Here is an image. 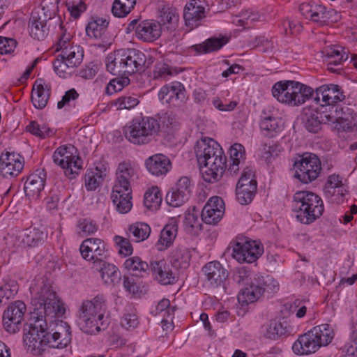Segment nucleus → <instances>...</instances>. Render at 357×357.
I'll list each match as a JSON object with an SVG mask.
<instances>
[{"instance_id":"nucleus-19","label":"nucleus","mask_w":357,"mask_h":357,"mask_svg":"<svg viewBox=\"0 0 357 357\" xmlns=\"http://www.w3.org/2000/svg\"><path fill=\"white\" fill-rule=\"evenodd\" d=\"M124 62V68L126 75L144 70L146 63L145 54L135 49L122 50Z\"/></svg>"},{"instance_id":"nucleus-4","label":"nucleus","mask_w":357,"mask_h":357,"mask_svg":"<svg viewBox=\"0 0 357 357\" xmlns=\"http://www.w3.org/2000/svg\"><path fill=\"white\" fill-rule=\"evenodd\" d=\"M292 211L298 221L310 225L319 218L324 211L321 198L311 191H297L292 199Z\"/></svg>"},{"instance_id":"nucleus-64","label":"nucleus","mask_w":357,"mask_h":357,"mask_svg":"<svg viewBox=\"0 0 357 357\" xmlns=\"http://www.w3.org/2000/svg\"><path fill=\"white\" fill-rule=\"evenodd\" d=\"M78 227L82 231L84 235H91L96 233L98 230L96 223L91 220L84 218L81 219L78 222Z\"/></svg>"},{"instance_id":"nucleus-9","label":"nucleus","mask_w":357,"mask_h":357,"mask_svg":"<svg viewBox=\"0 0 357 357\" xmlns=\"http://www.w3.org/2000/svg\"><path fill=\"white\" fill-rule=\"evenodd\" d=\"M53 161L60 166L66 176L70 179L74 178L82 169V159L79 156L73 155V153L68 151V147L60 146L54 152Z\"/></svg>"},{"instance_id":"nucleus-63","label":"nucleus","mask_w":357,"mask_h":357,"mask_svg":"<svg viewBox=\"0 0 357 357\" xmlns=\"http://www.w3.org/2000/svg\"><path fill=\"white\" fill-rule=\"evenodd\" d=\"M68 10L70 13V15L74 18H78L81 13L84 12L86 9V5L84 3V0H79L76 1H70L66 3Z\"/></svg>"},{"instance_id":"nucleus-34","label":"nucleus","mask_w":357,"mask_h":357,"mask_svg":"<svg viewBox=\"0 0 357 357\" xmlns=\"http://www.w3.org/2000/svg\"><path fill=\"white\" fill-rule=\"evenodd\" d=\"M59 57L63 58L67 61V63L75 67L79 66L82 62L84 57V50L79 45L70 46V48H64Z\"/></svg>"},{"instance_id":"nucleus-8","label":"nucleus","mask_w":357,"mask_h":357,"mask_svg":"<svg viewBox=\"0 0 357 357\" xmlns=\"http://www.w3.org/2000/svg\"><path fill=\"white\" fill-rule=\"evenodd\" d=\"M264 252L260 242L247 238H238L232 249V257L240 263H252Z\"/></svg>"},{"instance_id":"nucleus-13","label":"nucleus","mask_w":357,"mask_h":357,"mask_svg":"<svg viewBox=\"0 0 357 357\" xmlns=\"http://www.w3.org/2000/svg\"><path fill=\"white\" fill-rule=\"evenodd\" d=\"M25 311L26 305L21 301L8 305L3 314V325L6 331L15 333L20 331Z\"/></svg>"},{"instance_id":"nucleus-2","label":"nucleus","mask_w":357,"mask_h":357,"mask_svg":"<svg viewBox=\"0 0 357 357\" xmlns=\"http://www.w3.org/2000/svg\"><path fill=\"white\" fill-rule=\"evenodd\" d=\"M197 161L202 168L204 180L208 183L219 181L227 167V159L220 144L213 139L198 141L195 147Z\"/></svg>"},{"instance_id":"nucleus-41","label":"nucleus","mask_w":357,"mask_h":357,"mask_svg":"<svg viewBox=\"0 0 357 357\" xmlns=\"http://www.w3.org/2000/svg\"><path fill=\"white\" fill-rule=\"evenodd\" d=\"M287 333V328L284 323L277 321L275 320L271 321L266 326L264 335L266 338L271 340H278L281 336Z\"/></svg>"},{"instance_id":"nucleus-1","label":"nucleus","mask_w":357,"mask_h":357,"mask_svg":"<svg viewBox=\"0 0 357 357\" xmlns=\"http://www.w3.org/2000/svg\"><path fill=\"white\" fill-rule=\"evenodd\" d=\"M29 291L33 311L24 328V342L34 355H40L47 348L63 349L71 342V331L66 322L61 321L53 328L51 319L65 313L63 303L52 288L51 282L43 276L36 277Z\"/></svg>"},{"instance_id":"nucleus-7","label":"nucleus","mask_w":357,"mask_h":357,"mask_svg":"<svg viewBox=\"0 0 357 357\" xmlns=\"http://www.w3.org/2000/svg\"><path fill=\"white\" fill-rule=\"evenodd\" d=\"M122 50H117L114 53L109 54L105 59V65L107 70L112 75H123V77H116L106 83L105 89H109L111 87L114 89L118 85V89H123L130 83V79L126 75L124 68L123 56Z\"/></svg>"},{"instance_id":"nucleus-51","label":"nucleus","mask_w":357,"mask_h":357,"mask_svg":"<svg viewBox=\"0 0 357 357\" xmlns=\"http://www.w3.org/2000/svg\"><path fill=\"white\" fill-rule=\"evenodd\" d=\"M321 95L323 102L329 107L338 105L337 103L343 101L346 97L343 91H321Z\"/></svg>"},{"instance_id":"nucleus-59","label":"nucleus","mask_w":357,"mask_h":357,"mask_svg":"<svg viewBox=\"0 0 357 357\" xmlns=\"http://www.w3.org/2000/svg\"><path fill=\"white\" fill-rule=\"evenodd\" d=\"M175 307L170 305V301L168 299L163 298L157 305L155 311L156 314H161L162 318H171L174 313Z\"/></svg>"},{"instance_id":"nucleus-48","label":"nucleus","mask_w":357,"mask_h":357,"mask_svg":"<svg viewBox=\"0 0 357 357\" xmlns=\"http://www.w3.org/2000/svg\"><path fill=\"white\" fill-rule=\"evenodd\" d=\"M260 128L268 137H273L281 130L279 121L271 116L264 117L260 122Z\"/></svg>"},{"instance_id":"nucleus-14","label":"nucleus","mask_w":357,"mask_h":357,"mask_svg":"<svg viewBox=\"0 0 357 357\" xmlns=\"http://www.w3.org/2000/svg\"><path fill=\"white\" fill-rule=\"evenodd\" d=\"M206 281L213 288L222 287L226 291L225 282L229 277L228 271L218 261L207 263L202 268Z\"/></svg>"},{"instance_id":"nucleus-11","label":"nucleus","mask_w":357,"mask_h":357,"mask_svg":"<svg viewBox=\"0 0 357 357\" xmlns=\"http://www.w3.org/2000/svg\"><path fill=\"white\" fill-rule=\"evenodd\" d=\"M109 22L107 18L98 16L92 17L86 27V32L90 38L102 40L101 42L96 44L99 48L106 50L112 43V40L108 32Z\"/></svg>"},{"instance_id":"nucleus-39","label":"nucleus","mask_w":357,"mask_h":357,"mask_svg":"<svg viewBox=\"0 0 357 357\" xmlns=\"http://www.w3.org/2000/svg\"><path fill=\"white\" fill-rule=\"evenodd\" d=\"M158 123H160V129L161 128L165 132L171 133L178 128L179 122L176 116L172 112H162L159 114Z\"/></svg>"},{"instance_id":"nucleus-56","label":"nucleus","mask_w":357,"mask_h":357,"mask_svg":"<svg viewBox=\"0 0 357 357\" xmlns=\"http://www.w3.org/2000/svg\"><path fill=\"white\" fill-rule=\"evenodd\" d=\"M160 19L162 24H176L178 20V15L174 8L164 6L160 11Z\"/></svg>"},{"instance_id":"nucleus-25","label":"nucleus","mask_w":357,"mask_h":357,"mask_svg":"<svg viewBox=\"0 0 357 357\" xmlns=\"http://www.w3.org/2000/svg\"><path fill=\"white\" fill-rule=\"evenodd\" d=\"M204 17L205 9L197 0H192L184 8L183 17L185 24L188 26H197V22Z\"/></svg>"},{"instance_id":"nucleus-20","label":"nucleus","mask_w":357,"mask_h":357,"mask_svg":"<svg viewBox=\"0 0 357 357\" xmlns=\"http://www.w3.org/2000/svg\"><path fill=\"white\" fill-rule=\"evenodd\" d=\"M314 91H271L279 102L292 106L299 105L310 98Z\"/></svg>"},{"instance_id":"nucleus-38","label":"nucleus","mask_w":357,"mask_h":357,"mask_svg":"<svg viewBox=\"0 0 357 357\" xmlns=\"http://www.w3.org/2000/svg\"><path fill=\"white\" fill-rule=\"evenodd\" d=\"M105 169L102 171L98 167L88 170L85 174V187L87 190H96L102 182Z\"/></svg>"},{"instance_id":"nucleus-58","label":"nucleus","mask_w":357,"mask_h":357,"mask_svg":"<svg viewBox=\"0 0 357 357\" xmlns=\"http://www.w3.org/2000/svg\"><path fill=\"white\" fill-rule=\"evenodd\" d=\"M224 210H210L206 213L203 208L201 213L202 221L208 225H216L222 218Z\"/></svg>"},{"instance_id":"nucleus-61","label":"nucleus","mask_w":357,"mask_h":357,"mask_svg":"<svg viewBox=\"0 0 357 357\" xmlns=\"http://www.w3.org/2000/svg\"><path fill=\"white\" fill-rule=\"evenodd\" d=\"M139 103V100L137 97L122 96L118 98L115 102V105L118 109H131Z\"/></svg>"},{"instance_id":"nucleus-15","label":"nucleus","mask_w":357,"mask_h":357,"mask_svg":"<svg viewBox=\"0 0 357 357\" xmlns=\"http://www.w3.org/2000/svg\"><path fill=\"white\" fill-rule=\"evenodd\" d=\"M24 166V158L15 153H3L0 156V174L4 178L17 176Z\"/></svg>"},{"instance_id":"nucleus-57","label":"nucleus","mask_w":357,"mask_h":357,"mask_svg":"<svg viewBox=\"0 0 357 357\" xmlns=\"http://www.w3.org/2000/svg\"><path fill=\"white\" fill-rule=\"evenodd\" d=\"M313 89L310 86L294 80L279 81L274 84L272 89Z\"/></svg>"},{"instance_id":"nucleus-32","label":"nucleus","mask_w":357,"mask_h":357,"mask_svg":"<svg viewBox=\"0 0 357 357\" xmlns=\"http://www.w3.org/2000/svg\"><path fill=\"white\" fill-rule=\"evenodd\" d=\"M178 226L175 221L167 224L160 232L158 241V250L169 247L177 235Z\"/></svg>"},{"instance_id":"nucleus-40","label":"nucleus","mask_w":357,"mask_h":357,"mask_svg":"<svg viewBox=\"0 0 357 357\" xmlns=\"http://www.w3.org/2000/svg\"><path fill=\"white\" fill-rule=\"evenodd\" d=\"M257 188V183L248 186H236V195L238 202L242 205L250 204L255 195Z\"/></svg>"},{"instance_id":"nucleus-42","label":"nucleus","mask_w":357,"mask_h":357,"mask_svg":"<svg viewBox=\"0 0 357 357\" xmlns=\"http://www.w3.org/2000/svg\"><path fill=\"white\" fill-rule=\"evenodd\" d=\"M137 0H114L112 13L114 16L117 17H124L127 16L134 8Z\"/></svg>"},{"instance_id":"nucleus-10","label":"nucleus","mask_w":357,"mask_h":357,"mask_svg":"<svg viewBox=\"0 0 357 357\" xmlns=\"http://www.w3.org/2000/svg\"><path fill=\"white\" fill-rule=\"evenodd\" d=\"M79 250L84 259L93 261V266L100 264L109 257V253L105 242L98 238L85 239L82 243Z\"/></svg>"},{"instance_id":"nucleus-50","label":"nucleus","mask_w":357,"mask_h":357,"mask_svg":"<svg viewBox=\"0 0 357 357\" xmlns=\"http://www.w3.org/2000/svg\"><path fill=\"white\" fill-rule=\"evenodd\" d=\"M323 53L329 59L337 58L333 61L335 65H340L342 61L349 59V54H346L344 48L342 47L331 46L323 51Z\"/></svg>"},{"instance_id":"nucleus-3","label":"nucleus","mask_w":357,"mask_h":357,"mask_svg":"<svg viewBox=\"0 0 357 357\" xmlns=\"http://www.w3.org/2000/svg\"><path fill=\"white\" fill-rule=\"evenodd\" d=\"M106 311V300L103 295L84 301L78 321L80 329L85 333L95 334L107 328L109 320L105 317Z\"/></svg>"},{"instance_id":"nucleus-6","label":"nucleus","mask_w":357,"mask_h":357,"mask_svg":"<svg viewBox=\"0 0 357 357\" xmlns=\"http://www.w3.org/2000/svg\"><path fill=\"white\" fill-rule=\"evenodd\" d=\"M294 177L303 183H310L317 178L321 173L319 158L314 153H305L298 155L294 162Z\"/></svg>"},{"instance_id":"nucleus-55","label":"nucleus","mask_w":357,"mask_h":357,"mask_svg":"<svg viewBox=\"0 0 357 357\" xmlns=\"http://www.w3.org/2000/svg\"><path fill=\"white\" fill-rule=\"evenodd\" d=\"M53 66L55 73L61 77H66L67 75L70 74V70L75 68V66L67 63L66 59L59 56L53 62Z\"/></svg>"},{"instance_id":"nucleus-28","label":"nucleus","mask_w":357,"mask_h":357,"mask_svg":"<svg viewBox=\"0 0 357 357\" xmlns=\"http://www.w3.org/2000/svg\"><path fill=\"white\" fill-rule=\"evenodd\" d=\"M132 190L123 191L112 190V199L119 213L124 214L129 212L132 206Z\"/></svg>"},{"instance_id":"nucleus-16","label":"nucleus","mask_w":357,"mask_h":357,"mask_svg":"<svg viewBox=\"0 0 357 357\" xmlns=\"http://www.w3.org/2000/svg\"><path fill=\"white\" fill-rule=\"evenodd\" d=\"M137 176V169L130 162L119 164L116 172V181L112 190L123 191L131 190L130 182Z\"/></svg>"},{"instance_id":"nucleus-45","label":"nucleus","mask_w":357,"mask_h":357,"mask_svg":"<svg viewBox=\"0 0 357 357\" xmlns=\"http://www.w3.org/2000/svg\"><path fill=\"white\" fill-rule=\"evenodd\" d=\"M227 42L225 38H211L203 44L196 45L195 49L199 53L211 52L220 50Z\"/></svg>"},{"instance_id":"nucleus-26","label":"nucleus","mask_w":357,"mask_h":357,"mask_svg":"<svg viewBox=\"0 0 357 357\" xmlns=\"http://www.w3.org/2000/svg\"><path fill=\"white\" fill-rule=\"evenodd\" d=\"M29 29L30 36L36 40H43L49 33L47 21L42 18L38 13H33L29 19Z\"/></svg>"},{"instance_id":"nucleus-37","label":"nucleus","mask_w":357,"mask_h":357,"mask_svg":"<svg viewBox=\"0 0 357 357\" xmlns=\"http://www.w3.org/2000/svg\"><path fill=\"white\" fill-rule=\"evenodd\" d=\"M46 234L38 228H28L23 234L22 243L29 247H35L41 243Z\"/></svg>"},{"instance_id":"nucleus-35","label":"nucleus","mask_w":357,"mask_h":357,"mask_svg":"<svg viewBox=\"0 0 357 357\" xmlns=\"http://www.w3.org/2000/svg\"><path fill=\"white\" fill-rule=\"evenodd\" d=\"M311 332L322 346L328 345L333 339L334 332L333 327L328 324H323L313 327Z\"/></svg>"},{"instance_id":"nucleus-36","label":"nucleus","mask_w":357,"mask_h":357,"mask_svg":"<svg viewBox=\"0 0 357 357\" xmlns=\"http://www.w3.org/2000/svg\"><path fill=\"white\" fill-rule=\"evenodd\" d=\"M191 255L190 250L186 248H178L172 254V265L178 268H186L188 267Z\"/></svg>"},{"instance_id":"nucleus-54","label":"nucleus","mask_w":357,"mask_h":357,"mask_svg":"<svg viewBox=\"0 0 357 357\" xmlns=\"http://www.w3.org/2000/svg\"><path fill=\"white\" fill-rule=\"evenodd\" d=\"M18 291V285L14 280L5 283L0 287V304L3 303V299L8 300L13 298Z\"/></svg>"},{"instance_id":"nucleus-52","label":"nucleus","mask_w":357,"mask_h":357,"mask_svg":"<svg viewBox=\"0 0 357 357\" xmlns=\"http://www.w3.org/2000/svg\"><path fill=\"white\" fill-rule=\"evenodd\" d=\"M26 130L32 135L40 138H45L53 134L52 130L46 125H40L36 121H31L27 126Z\"/></svg>"},{"instance_id":"nucleus-49","label":"nucleus","mask_w":357,"mask_h":357,"mask_svg":"<svg viewBox=\"0 0 357 357\" xmlns=\"http://www.w3.org/2000/svg\"><path fill=\"white\" fill-rule=\"evenodd\" d=\"M199 211L195 206L189 209L185 215L184 225L185 229L191 231L194 229H201L202 223L199 218Z\"/></svg>"},{"instance_id":"nucleus-43","label":"nucleus","mask_w":357,"mask_h":357,"mask_svg":"<svg viewBox=\"0 0 357 357\" xmlns=\"http://www.w3.org/2000/svg\"><path fill=\"white\" fill-rule=\"evenodd\" d=\"M162 202V197L159 188L156 186L149 189L144 199V206L149 210H157Z\"/></svg>"},{"instance_id":"nucleus-18","label":"nucleus","mask_w":357,"mask_h":357,"mask_svg":"<svg viewBox=\"0 0 357 357\" xmlns=\"http://www.w3.org/2000/svg\"><path fill=\"white\" fill-rule=\"evenodd\" d=\"M161 33V24L155 20H146L137 24V38L143 42H154L160 37Z\"/></svg>"},{"instance_id":"nucleus-21","label":"nucleus","mask_w":357,"mask_h":357,"mask_svg":"<svg viewBox=\"0 0 357 357\" xmlns=\"http://www.w3.org/2000/svg\"><path fill=\"white\" fill-rule=\"evenodd\" d=\"M324 111L312 108L304 109L303 114L304 126L310 132H318L321 128V124L327 123Z\"/></svg>"},{"instance_id":"nucleus-22","label":"nucleus","mask_w":357,"mask_h":357,"mask_svg":"<svg viewBox=\"0 0 357 357\" xmlns=\"http://www.w3.org/2000/svg\"><path fill=\"white\" fill-rule=\"evenodd\" d=\"M150 269L155 279L162 285L172 284L176 281V277L165 260L151 261Z\"/></svg>"},{"instance_id":"nucleus-44","label":"nucleus","mask_w":357,"mask_h":357,"mask_svg":"<svg viewBox=\"0 0 357 357\" xmlns=\"http://www.w3.org/2000/svg\"><path fill=\"white\" fill-rule=\"evenodd\" d=\"M350 109L347 107H342L341 105H333L329 107V110L325 108L324 113L327 118V123L332 122L335 123L339 121L344 119L345 117L349 116L350 114L348 112Z\"/></svg>"},{"instance_id":"nucleus-24","label":"nucleus","mask_w":357,"mask_h":357,"mask_svg":"<svg viewBox=\"0 0 357 357\" xmlns=\"http://www.w3.org/2000/svg\"><path fill=\"white\" fill-rule=\"evenodd\" d=\"M145 164L148 171L157 176L166 174L171 168L169 159L163 154H155L149 157Z\"/></svg>"},{"instance_id":"nucleus-33","label":"nucleus","mask_w":357,"mask_h":357,"mask_svg":"<svg viewBox=\"0 0 357 357\" xmlns=\"http://www.w3.org/2000/svg\"><path fill=\"white\" fill-rule=\"evenodd\" d=\"M254 278L255 280L256 284L259 287V289H261V293L262 295L264 293L268 294V296L273 295L277 293L280 289V284L278 280L269 275H257Z\"/></svg>"},{"instance_id":"nucleus-46","label":"nucleus","mask_w":357,"mask_h":357,"mask_svg":"<svg viewBox=\"0 0 357 357\" xmlns=\"http://www.w3.org/2000/svg\"><path fill=\"white\" fill-rule=\"evenodd\" d=\"M149 265L139 257H131L124 262V267L129 271L134 273H146L149 271Z\"/></svg>"},{"instance_id":"nucleus-30","label":"nucleus","mask_w":357,"mask_h":357,"mask_svg":"<svg viewBox=\"0 0 357 357\" xmlns=\"http://www.w3.org/2000/svg\"><path fill=\"white\" fill-rule=\"evenodd\" d=\"M261 296V289H259L255 278H253L247 287L241 290L238 295V301L242 303H252L259 300Z\"/></svg>"},{"instance_id":"nucleus-12","label":"nucleus","mask_w":357,"mask_h":357,"mask_svg":"<svg viewBox=\"0 0 357 357\" xmlns=\"http://www.w3.org/2000/svg\"><path fill=\"white\" fill-rule=\"evenodd\" d=\"M193 184L190 178L188 176L181 177L175 187L168 192L166 195L167 203L173 207H178L185 203L190 199L192 190Z\"/></svg>"},{"instance_id":"nucleus-31","label":"nucleus","mask_w":357,"mask_h":357,"mask_svg":"<svg viewBox=\"0 0 357 357\" xmlns=\"http://www.w3.org/2000/svg\"><path fill=\"white\" fill-rule=\"evenodd\" d=\"M333 15L337 17V14L335 10H326V8L324 6L314 5L313 10L310 14L309 20L319 25H324L331 22L336 21L337 17L333 18Z\"/></svg>"},{"instance_id":"nucleus-29","label":"nucleus","mask_w":357,"mask_h":357,"mask_svg":"<svg viewBox=\"0 0 357 357\" xmlns=\"http://www.w3.org/2000/svg\"><path fill=\"white\" fill-rule=\"evenodd\" d=\"M229 166L228 172L231 175H236L240 169L239 165L245 159V151L244 146L235 143L229 149Z\"/></svg>"},{"instance_id":"nucleus-62","label":"nucleus","mask_w":357,"mask_h":357,"mask_svg":"<svg viewBox=\"0 0 357 357\" xmlns=\"http://www.w3.org/2000/svg\"><path fill=\"white\" fill-rule=\"evenodd\" d=\"M255 171L251 167L244 168L236 186H248L252 183H257L255 178Z\"/></svg>"},{"instance_id":"nucleus-5","label":"nucleus","mask_w":357,"mask_h":357,"mask_svg":"<svg viewBox=\"0 0 357 357\" xmlns=\"http://www.w3.org/2000/svg\"><path fill=\"white\" fill-rule=\"evenodd\" d=\"M160 130L158 119L137 116L129 121L123 129L126 139L135 145L149 144Z\"/></svg>"},{"instance_id":"nucleus-47","label":"nucleus","mask_w":357,"mask_h":357,"mask_svg":"<svg viewBox=\"0 0 357 357\" xmlns=\"http://www.w3.org/2000/svg\"><path fill=\"white\" fill-rule=\"evenodd\" d=\"M129 231L132 234L134 241L140 242L146 240L151 234V228L144 222H137L129 227Z\"/></svg>"},{"instance_id":"nucleus-53","label":"nucleus","mask_w":357,"mask_h":357,"mask_svg":"<svg viewBox=\"0 0 357 357\" xmlns=\"http://www.w3.org/2000/svg\"><path fill=\"white\" fill-rule=\"evenodd\" d=\"M31 98L33 106L42 109L47 105L50 98L49 91H31Z\"/></svg>"},{"instance_id":"nucleus-27","label":"nucleus","mask_w":357,"mask_h":357,"mask_svg":"<svg viewBox=\"0 0 357 357\" xmlns=\"http://www.w3.org/2000/svg\"><path fill=\"white\" fill-rule=\"evenodd\" d=\"M94 267L99 270L101 278L105 284L114 286L120 282L121 273L114 264L107 263L104 260L102 263L96 264Z\"/></svg>"},{"instance_id":"nucleus-17","label":"nucleus","mask_w":357,"mask_h":357,"mask_svg":"<svg viewBox=\"0 0 357 357\" xmlns=\"http://www.w3.org/2000/svg\"><path fill=\"white\" fill-rule=\"evenodd\" d=\"M315 336L308 331L300 335L292 345L293 352L296 355L304 356L315 353L319 349L321 345Z\"/></svg>"},{"instance_id":"nucleus-60","label":"nucleus","mask_w":357,"mask_h":357,"mask_svg":"<svg viewBox=\"0 0 357 357\" xmlns=\"http://www.w3.org/2000/svg\"><path fill=\"white\" fill-rule=\"evenodd\" d=\"M344 357H357V328L354 330L350 342L342 347Z\"/></svg>"},{"instance_id":"nucleus-23","label":"nucleus","mask_w":357,"mask_h":357,"mask_svg":"<svg viewBox=\"0 0 357 357\" xmlns=\"http://www.w3.org/2000/svg\"><path fill=\"white\" fill-rule=\"evenodd\" d=\"M38 173L30 175L24 183V190L27 197L38 198L44 189L46 173L44 169L38 170Z\"/></svg>"}]
</instances>
